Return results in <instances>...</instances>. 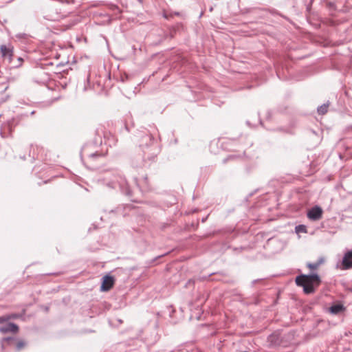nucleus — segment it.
<instances>
[{
  "mask_svg": "<svg viewBox=\"0 0 352 352\" xmlns=\"http://www.w3.org/2000/svg\"><path fill=\"white\" fill-rule=\"evenodd\" d=\"M296 283L298 286L302 287L306 294H312L315 288L320 284V278L317 274L309 275L301 274L296 278Z\"/></svg>",
  "mask_w": 352,
  "mask_h": 352,
  "instance_id": "obj_1",
  "label": "nucleus"
},
{
  "mask_svg": "<svg viewBox=\"0 0 352 352\" xmlns=\"http://www.w3.org/2000/svg\"><path fill=\"white\" fill-rule=\"evenodd\" d=\"M342 270H346L352 268V250L345 252L340 265H338Z\"/></svg>",
  "mask_w": 352,
  "mask_h": 352,
  "instance_id": "obj_2",
  "label": "nucleus"
},
{
  "mask_svg": "<svg viewBox=\"0 0 352 352\" xmlns=\"http://www.w3.org/2000/svg\"><path fill=\"white\" fill-rule=\"evenodd\" d=\"M322 214L323 210L322 208L315 206L307 212V216L311 221H318L322 218Z\"/></svg>",
  "mask_w": 352,
  "mask_h": 352,
  "instance_id": "obj_3",
  "label": "nucleus"
},
{
  "mask_svg": "<svg viewBox=\"0 0 352 352\" xmlns=\"http://www.w3.org/2000/svg\"><path fill=\"white\" fill-rule=\"evenodd\" d=\"M113 277L111 276L106 275L102 278L100 290L103 292L109 291L113 287Z\"/></svg>",
  "mask_w": 352,
  "mask_h": 352,
  "instance_id": "obj_4",
  "label": "nucleus"
},
{
  "mask_svg": "<svg viewBox=\"0 0 352 352\" xmlns=\"http://www.w3.org/2000/svg\"><path fill=\"white\" fill-rule=\"evenodd\" d=\"M0 52L2 57L8 58L10 61L12 60L13 56V47L11 45H1L0 46Z\"/></svg>",
  "mask_w": 352,
  "mask_h": 352,
  "instance_id": "obj_5",
  "label": "nucleus"
},
{
  "mask_svg": "<svg viewBox=\"0 0 352 352\" xmlns=\"http://www.w3.org/2000/svg\"><path fill=\"white\" fill-rule=\"evenodd\" d=\"M118 182L121 190L126 195L131 196V190L126 179L122 177H119Z\"/></svg>",
  "mask_w": 352,
  "mask_h": 352,
  "instance_id": "obj_6",
  "label": "nucleus"
},
{
  "mask_svg": "<svg viewBox=\"0 0 352 352\" xmlns=\"http://www.w3.org/2000/svg\"><path fill=\"white\" fill-rule=\"evenodd\" d=\"M19 330V327L14 323H8L4 326L0 327V332L2 333H7L9 332L16 333Z\"/></svg>",
  "mask_w": 352,
  "mask_h": 352,
  "instance_id": "obj_7",
  "label": "nucleus"
},
{
  "mask_svg": "<svg viewBox=\"0 0 352 352\" xmlns=\"http://www.w3.org/2000/svg\"><path fill=\"white\" fill-rule=\"evenodd\" d=\"M324 263V258H320L318 261L315 263H308L307 264V266L309 269L311 270H317L322 263Z\"/></svg>",
  "mask_w": 352,
  "mask_h": 352,
  "instance_id": "obj_8",
  "label": "nucleus"
},
{
  "mask_svg": "<svg viewBox=\"0 0 352 352\" xmlns=\"http://www.w3.org/2000/svg\"><path fill=\"white\" fill-rule=\"evenodd\" d=\"M342 305L337 304L331 306L329 309L330 312L333 314H338L344 310Z\"/></svg>",
  "mask_w": 352,
  "mask_h": 352,
  "instance_id": "obj_9",
  "label": "nucleus"
},
{
  "mask_svg": "<svg viewBox=\"0 0 352 352\" xmlns=\"http://www.w3.org/2000/svg\"><path fill=\"white\" fill-rule=\"evenodd\" d=\"M329 104H324L318 108V112L319 114L323 115L327 112Z\"/></svg>",
  "mask_w": 352,
  "mask_h": 352,
  "instance_id": "obj_10",
  "label": "nucleus"
},
{
  "mask_svg": "<svg viewBox=\"0 0 352 352\" xmlns=\"http://www.w3.org/2000/svg\"><path fill=\"white\" fill-rule=\"evenodd\" d=\"M16 318V315H10V316H1V317H0V323H3V322H7V321H8L9 320H10L12 318Z\"/></svg>",
  "mask_w": 352,
  "mask_h": 352,
  "instance_id": "obj_11",
  "label": "nucleus"
},
{
  "mask_svg": "<svg viewBox=\"0 0 352 352\" xmlns=\"http://www.w3.org/2000/svg\"><path fill=\"white\" fill-rule=\"evenodd\" d=\"M296 231L297 232H307L306 227L304 225H299L296 227Z\"/></svg>",
  "mask_w": 352,
  "mask_h": 352,
  "instance_id": "obj_12",
  "label": "nucleus"
},
{
  "mask_svg": "<svg viewBox=\"0 0 352 352\" xmlns=\"http://www.w3.org/2000/svg\"><path fill=\"white\" fill-rule=\"evenodd\" d=\"M25 346V343L23 341L20 340L16 344V349L18 351H19L21 349H23Z\"/></svg>",
  "mask_w": 352,
  "mask_h": 352,
  "instance_id": "obj_13",
  "label": "nucleus"
},
{
  "mask_svg": "<svg viewBox=\"0 0 352 352\" xmlns=\"http://www.w3.org/2000/svg\"><path fill=\"white\" fill-rule=\"evenodd\" d=\"M98 156H100V155L98 153H92L91 154L89 157L90 159H92V158H95L96 157H98Z\"/></svg>",
  "mask_w": 352,
  "mask_h": 352,
  "instance_id": "obj_14",
  "label": "nucleus"
},
{
  "mask_svg": "<svg viewBox=\"0 0 352 352\" xmlns=\"http://www.w3.org/2000/svg\"><path fill=\"white\" fill-rule=\"evenodd\" d=\"M155 155H153L151 156H147V157H144L145 159L148 160H150V161H153L155 160Z\"/></svg>",
  "mask_w": 352,
  "mask_h": 352,
  "instance_id": "obj_15",
  "label": "nucleus"
},
{
  "mask_svg": "<svg viewBox=\"0 0 352 352\" xmlns=\"http://www.w3.org/2000/svg\"><path fill=\"white\" fill-rule=\"evenodd\" d=\"M10 340H11V338H4V339H3V341H8H8H10Z\"/></svg>",
  "mask_w": 352,
  "mask_h": 352,
  "instance_id": "obj_16",
  "label": "nucleus"
}]
</instances>
